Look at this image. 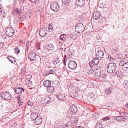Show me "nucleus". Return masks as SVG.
Returning a JSON list of instances; mask_svg holds the SVG:
<instances>
[{"mask_svg": "<svg viewBox=\"0 0 128 128\" xmlns=\"http://www.w3.org/2000/svg\"><path fill=\"white\" fill-rule=\"evenodd\" d=\"M0 96L4 100L8 101L12 98V95L10 92L6 91L0 93Z\"/></svg>", "mask_w": 128, "mask_h": 128, "instance_id": "f257e3e1", "label": "nucleus"}, {"mask_svg": "<svg viewBox=\"0 0 128 128\" xmlns=\"http://www.w3.org/2000/svg\"><path fill=\"white\" fill-rule=\"evenodd\" d=\"M116 64L113 62L110 63L107 66V72L110 73H114L116 70Z\"/></svg>", "mask_w": 128, "mask_h": 128, "instance_id": "f03ea898", "label": "nucleus"}, {"mask_svg": "<svg viewBox=\"0 0 128 128\" xmlns=\"http://www.w3.org/2000/svg\"><path fill=\"white\" fill-rule=\"evenodd\" d=\"M119 65L122 67V68L128 69V58L126 57L120 59Z\"/></svg>", "mask_w": 128, "mask_h": 128, "instance_id": "7ed1b4c3", "label": "nucleus"}, {"mask_svg": "<svg viewBox=\"0 0 128 128\" xmlns=\"http://www.w3.org/2000/svg\"><path fill=\"white\" fill-rule=\"evenodd\" d=\"M5 33L6 36L11 37L14 34V30L12 27H8L6 28Z\"/></svg>", "mask_w": 128, "mask_h": 128, "instance_id": "20e7f679", "label": "nucleus"}, {"mask_svg": "<svg viewBox=\"0 0 128 128\" xmlns=\"http://www.w3.org/2000/svg\"><path fill=\"white\" fill-rule=\"evenodd\" d=\"M84 25L82 23H78L77 24L75 27L76 31L78 34H80L84 31Z\"/></svg>", "mask_w": 128, "mask_h": 128, "instance_id": "39448f33", "label": "nucleus"}, {"mask_svg": "<svg viewBox=\"0 0 128 128\" xmlns=\"http://www.w3.org/2000/svg\"><path fill=\"white\" fill-rule=\"evenodd\" d=\"M50 98L42 96L40 97V103L44 106H46L50 101Z\"/></svg>", "mask_w": 128, "mask_h": 128, "instance_id": "423d86ee", "label": "nucleus"}, {"mask_svg": "<svg viewBox=\"0 0 128 128\" xmlns=\"http://www.w3.org/2000/svg\"><path fill=\"white\" fill-rule=\"evenodd\" d=\"M50 8L52 10L56 12L59 9L60 6L57 3L53 2L50 4Z\"/></svg>", "mask_w": 128, "mask_h": 128, "instance_id": "0eeeda50", "label": "nucleus"}, {"mask_svg": "<svg viewBox=\"0 0 128 128\" xmlns=\"http://www.w3.org/2000/svg\"><path fill=\"white\" fill-rule=\"evenodd\" d=\"M68 65L69 68L72 70L75 69L77 66L76 63V62L73 60L70 61Z\"/></svg>", "mask_w": 128, "mask_h": 128, "instance_id": "6e6552de", "label": "nucleus"}, {"mask_svg": "<svg viewBox=\"0 0 128 128\" xmlns=\"http://www.w3.org/2000/svg\"><path fill=\"white\" fill-rule=\"evenodd\" d=\"M85 0H76L75 4L79 7H81L85 5Z\"/></svg>", "mask_w": 128, "mask_h": 128, "instance_id": "1a4fd4ad", "label": "nucleus"}, {"mask_svg": "<svg viewBox=\"0 0 128 128\" xmlns=\"http://www.w3.org/2000/svg\"><path fill=\"white\" fill-rule=\"evenodd\" d=\"M14 91L16 93L19 94V96H21V94L24 92V89L22 87L16 88H14Z\"/></svg>", "mask_w": 128, "mask_h": 128, "instance_id": "9d476101", "label": "nucleus"}, {"mask_svg": "<svg viewBox=\"0 0 128 128\" xmlns=\"http://www.w3.org/2000/svg\"><path fill=\"white\" fill-rule=\"evenodd\" d=\"M104 55V52L100 50L98 51L97 53L96 54V58L100 59L103 58Z\"/></svg>", "mask_w": 128, "mask_h": 128, "instance_id": "9b49d317", "label": "nucleus"}, {"mask_svg": "<svg viewBox=\"0 0 128 128\" xmlns=\"http://www.w3.org/2000/svg\"><path fill=\"white\" fill-rule=\"evenodd\" d=\"M57 97L58 100H66L65 95L62 93H60L56 95Z\"/></svg>", "mask_w": 128, "mask_h": 128, "instance_id": "f8f14e48", "label": "nucleus"}, {"mask_svg": "<svg viewBox=\"0 0 128 128\" xmlns=\"http://www.w3.org/2000/svg\"><path fill=\"white\" fill-rule=\"evenodd\" d=\"M36 54L33 52H30L28 55V58L31 60H33L35 58Z\"/></svg>", "mask_w": 128, "mask_h": 128, "instance_id": "ddd939ff", "label": "nucleus"}, {"mask_svg": "<svg viewBox=\"0 0 128 128\" xmlns=\"http://www.w3.org/2000/svg\"><path fill=\"white\" fill-rule=\"evenodd\" d=\"M46 28H42L40 29V36H44L46 34Z\"/></svg>", "mask_w": 128, "mask_h": 128, "instance_id": "4468645a", "label": "nucleus"}, {"mask_svg": "<svg viewBox=\"0 0 128 128\" xmlns=\"http://www.w3.org/2000/svg\"><path fill=\"white\" fill-rule=\"evenodd\" d=\"M100 16V13L98 12H95L93 14L92 18L94 19H97Z\"/></svg>", "mask_w": 128, "mask_h": 128, "instance_id": "2eb2a0df", "label": "nucleus"}, {"mask_svg": "<svg viewBox=\"0 0 128 128\" xmlns=\"http://www.w3.org/2000/svg\"><path fill=\"white\" fill-rule=\"evenodd\" d=\"M115 75L117 76L118 77H122L123 76V74L122 72L120 70H118L114 73Z\"/></svg>", "mask_w": 128, "mask_h": 128, "instance_id": "dca6fc26", "label": "nucleus"}, {"mask_svg": "<svg viewBox=\"0 0 128 128\" xmlns=\"http://www.w3.org/2000/svg\"><path fill=\"white\" fill-rule=\"evenodd\" d=\"M99 59L96 57L94 58L92 61V62L94 65L96 66L99 63Z\"/></svg>", "mask_w": 128, "mask_h": 128, "instance_id": "f3484780", "label": "nucleus"}, {"mask_svg": "<svg viewBox=\"0 0 128 128\" xmlns=\"http://www.w3.org/2000/svg\"><path fill=\"white\" fill-rule=\"evenodd\" d=\"M44 85L45 86L47 87L51 85V83L50 81L46 80L43 82Z\"/></svg>", "mask_w": 128, "mask_h": 128, "instance_id": "a211bd4d", "label": "nucleus"}, {"mask_svg": "<svg viewBox=\"0 0 128 128\" xmlns=\"http://www.w3.org/2000/svg\"><path fill=\"white\" fill-rule=\"evenodd\" d=\"M78 109L75 106H72L70 107V110L71 112L76 113Z\"/></svg>", "mask_w": 128, "mask_h": 128, "instance_id": "6ab92c4d", "label": "nucleus"}, {"mask_svg": "<svg viewBox=\"0 0 128 128\" xmlns=\"http://www.w3.org/2000/svg\"><path fill=\"white\" fill-rule=\"evenodd\" d=\"M77 117L74 116H72L70 118L71 122L73 124H74L78 121Z\"/></svg>", "mask_w": 128, "mask_h": 128, "instance_id": "aec40b11", "label": "nucleus"}, {"mask_svg": "<svg viewBox=\"0 0 128 128\" xmlns=\"http://www.w3.org/2000/svg\"><path fill=\"white\" fill-rule=\"evenodd\" d=\"M68 36L66 34H63L61 35L60 37V39L63 41H65L68 38Z\"/></svg>", "mask_w": 128, "mask_h": 128, "instance_id": "412c9836", "label": "nucleus"}, {"mask_svg": "<svg viewBox=\"0 0 128 128\" xmlns=\"http://www.w3.org/2000/svg\"><path fill=\"white\" fill-rule=\"evenodd\" d=\"M54 89L53 86H50L47 88V90L48 92H50V93H52L54 92Z\"/></svg>", "mask_w": 128, "mask_h": 128, "instance_id": "4be33fe9", "label": "nucleus"}, {"mask_svg": "<svg viewBox=\"0 0 128 128\" xmlns=\"http://www.w3.org/2000/svg\"><path fill=\"white\" fill-rule=\"evenodd\" d=\"M8 58L9 61L12 63L15 64L16 62L15 58L10 56H8Z\"/></svg>", "mask_w": 128, "mask_h": 128, "instance_id": "5701e85b", "label": "nucleus"}, {"mask_svg": "<svg viewBox=\"0 0 128 128\" xmlns=\"http://www.w3.org/2000/svg\"><path fill=\"white\" fill-rule=\"evenodd\" d=\"M116 120L118 121L121 120L124 121L126 120V118L122 116H116Z\"/></svg>", "mask_w": 128, "mask_h": 128, "instance_id": "b1692460", "label": "nucleus"}, {"mask_svg": "<svg viewBox=\"0 0 128 128\" xmlns=\"http://www.w3.org/2000/svg\"><path fill=\"white\" fill-rule=\"evenodd\" d=\"M18 102L20 106L22 108L24 109L26 106L24 103L21 100L18 101Z\"/></svg>", "mask_w": 128, "mask_h": 128, "instance_id": "393cba45", "label": "nucleus"}, {"mask_svg": "<svg viewBox=\"0 0 128 128\" xmlns=\"http://www.w3.org/2000/svg\"><path fill=\"white\" fill-rule=\"evenodd\" d=\"M106 76L104 74H102L101 75L99 79L100 80L102 81L104 80H105V79L106 77Z\"/></svg>", "mask_w": 128, "mask_h": 128, "instance_id": "a878e982", "label": "nucleus"}, {"mask_svg": "<svg viewBox=\"0 0 128 128\" xmlns=\"http://www.w3.org/2000/svg\"><path fill=\"white\" fill-rule=\"evenodd\" d=\"M95 73L94 74L95 77L97 78H100L101 75L100 72L99 71L97 72L95 71Z\"/></svg>", "mask_w": 128, "mask_h": 128, "instance_id": "bb28decb", "label": "nucleus"}, {"mask_svg": "<svg viewBox=\"0 0 128 128\" xmlns=\"http://www.w3.org/2000/svg\"><path fill=\"white\" fill-rule=\"evenodd\" d=\"M54 46L53 44H49L47 46V48L48 50H54Z\"/></svg>", "mask_w": 128, "mask_h": 128, "instance_id": "cd10ccee", "label": "nucleus"}, {"mask_svg": "<svg viewBox=\"0 0 128 128\" xmlns=\"http://www.w3.org/2000/svg\"><path fill=\"white\" fill-rule=\"evenodd\" d=\"M40 118L39 116H38L35 118L36 121L34 123L36 125H39L40 124Z\"/></svg>", "mask_w": 128, "mask_h": 128, "instance_id": "c85d7f7f", "label": "nucleus"}, {"mask_svg": "<svg viewBox=\"0 0 128 128\" xmlns=\"http://www.w3.org/2000/svg\"><path fill=\"white\" fill-rule=\"evenodd\" d=\"M71 96L72 98H75L77 96V94L76 92L74 91L71 92Z\"/></svg>", "mask_w": 128, "mask_h": 128, "instance_id": "c756f323", "label": "nucleus"}, {"mask_svg": "<svg viewBox=\"0 0 128 128\" xmlns=\"http://www.w3.org/2000/svg\"><path fill=\"white\" fill-rule=\"evenodd\" d=\"M123 84L124 88L126 89H128V80L124 81Z\"/></svg>", "mask_w": 128, "mask_h": 128, "instance_id": "7c9ffc66", "label": "nucleus"}, {"mask_svg": "<svg viewBox=\"0 0 128 128\" xmlns=\"http://www.w3.org/2000/svg\"><path fill=\"white\" fill-rule=\"evenodd\" d=\"M112 89L110 88L108 89H106V90L105 91V94H110L112 92Z\"/></svg>", "mask_w": 128, "mask_h": 128, "instance_id": "2f4dec72", "label": "nucleus"}, {"mask_svg": "<svg viewBox=\"0 0 128 128\" xmlns=\"http://www.w3.org/2000/svg\"><path fill=\"white\" fill-rule=\"evenodd\" d=\"M0 15L2 16L1 17L4 18L6 16V13L2 9V11L0 12Z\"/></svg>", "mask_w": 128, "mask_h": 128, "instance_id": "473e14b6", "label": "nucleus"}, {"mask_svg": "<svg viewBox=\"0 0 128 128\" xmlns=\"http://www.w3.org/2000/svg\"><path fill=\"white\" fill-rule=\"evenodd\" d=\"M99 114L97 113H94L93 115V116L95 119H97L99 117Z\"/></svg>", "mask_w": 128, "mask_h": 128, "instance_id": "72a5a7b5", "label": "nucleus"}, {"mask_svg": "<svg viewBox=\"0 0 128 128\" xmlns=\"http://www.w3.org/2000/svg\"><path fill=\"white\" fill-rule=\"evenodd\" d=\"M15 51V53L16 54H19L20 52V50L18 47H16L15 48H14Z\"/></svg>", "mask_w": 128, "mask_h": 128, "instance_id": "f704fd0d", "label": "nucleus"}, {"mask_svg": "<svg viewBox=\"0 0 128 128\" xmlns=\"http://www.w3.org/2000/svg\"><path fill=\"white\" fill-rule=\"evenodd\" d=\"M14 12L16 13L17 14H20L21 13L20 10L19 9L16 8Z\"/></svg>", "mask_w": 128, "mask_h": 128, "instance_id": "c9c22d12", "label": "nucleus"}, {"mask_svg": "<svg viewBox=\"0 0 128 128\" xmlns=\"http://www.w3.org/2000/svg\"><path fill=\"white\" fill-rule=\"evenodd\" d=\"M56 70L54 69L50 70L49 71V73L50 74H54Z\"/></svg>", "mask_w": 128, "mask_h": 128, "instance_id": "e433bc0d", "label": "nucleus"}, {"mask_svg": "<svg viewBox=\"0 0 128 128\" xmlns=\"http://www.w3.org/2000/svg\"><path fill=\"white\" fill-rule=\"evenodd\" d=\"M102 126L101 124L99 123V124H97L96 125L95 128H102Z\"/></svg>", "mask_w": 128, "mask_h": 128, "instance_id": "4c0bfd02", "label": "nucleus"}, {"mask_svg": "<svg viewBox=\"0 0 128 128\" xmlns=\"http://www.w3.org/2000/svg\"><path fill=\"white\" fill-rule=\"evenodd\" d=\"M62 2L64 4H66L70 2V0H62Z\"/></svg>", "mask_w": 128, "mask_h": 128, "instance_id": "58836bf2", "label": "nucleus"}, {"mask_svg": "<svg viewBox=\"0 0 128 128\" xmlns=\"http://www.w3.org/2000/svg\"><path fill=\"white\" fill-rule=\"evenodd\" d=\"M110 119V118L109 116H108L106 117H105L104 118H102V120L103 121H106L107 120H109Z\"/></svg>", "mask_w": 128, "mask_h": 128, "instance_id": "ea45409f", "label": "nucleus"}, {"mask_svg": "<svg viewBox=\"0 0 128 128\" xmlns=\"http://www.w3.org/2000/svg\"><path fill=\"white\" fill-rule=\"evenodd\" d=\"M30 41L29 40H28L26 43V48H29V47L30 46Z\"/></svg>", "mask_w": 128, "mask_h": 128, "instance_id": "a19ab883", "label": "nucleus"}, {"mask_svg": "<svg viewBox=\"0 0 128 128\" xmlns=\"http://www.w3.org/2000/svg\"><path fill=\"white\" fill-rule=\"evenodd\" d=\"M28 106H32L33 105V103L32 102L29 101L28 102Z\"/></svg>", "mask_w": 128, "mask_h": 128, "instance_id": "79ce46f5", "label": "nucleus"}, {"mask_svg": "<svg viewBox=\"0 0 128 128\" xmlns=\"http://www.w3.org/2000/svg\"><path fill=\"white\" fill-rule=\"evenodd\" d=\"M36 47L37 48V49L38 50H39L40 48V44L39 43L37 44L36 45Z\"/></svg>", "mask_w": 128, "mask_h": 128, "instance_id": "37998d69", "label": "nucleus"}, {"mask_svg": "<svg viewBox=\"0 0 128 128\" xmlns=\"http://www.w3.org/2000/svg\"><path fill=\"white\" fill-rule=\"evenodd\" d=\"M117 52V50L113 48L112 50V52L114 54L116 53Z\"/></svg>", "mask_w": 128, "mask_h": 128, "instance_id": "c03bdc74", "label": "nucleus"}, {"mask_svg": "<svg viewBox=\"0 0 128 128\" xmlns=\"http://www.w3.org/2000/svg\"><path fill=\"white\" fill-rule=\"evenodd\" d=\"M108 57L109 59H110V60H113V58L110 55L108 54Z\"/></svg>", "mask_w": 128, "mask_h": 128, "instance_id": "a18cd8bd", "label": "nucleus"}, {"mask_svg": "<svg viewBox=\"0 0 128 128\" xmlns=\"http://www.w3.org/2000/svg\"><path fill=\"white\" fill-rule=\"evenodd\" d=\"M76 37L77 36L76 35L73 34L72 37V39L74 40L75 39H76Z\"/></svg>", "mask_w": 128, "mask_h": 128, "instance_id": "49530a36", "label": "nucleus"}, {"mask_svg": "<svg viewBox=\"0 0 128 128\" xmlns=\"http://www.w3.org/2000/svg\"><path fill=\"white\" fill-rule=\"evenodd\" d=\"M29 48H26V49L25 50L26 51V52H25V54H26V53H27L29 51Z\"/></svg>", "mask_w": 128, "mask_h": 128, "instance_id": "de8ad7c7", "label": "nucleus"}, {"mask_svg": "<svg viewBox=\"0 0 128 128\" xmlns=\"http://www.w3.org/2000/svg\"><path fill=\"white\" fill-rule=\"evenodd\" d=\"M94 72V70L93 69H90L89 71V72L90 74H92Z\"/></svg>", "mask_w": 128, "mask_h": 128, "instance_id": "09e8293b", "label": "nucleus"}, {"mask_svg": "<svg viewBox=\"0 0 128 128\" xmlns=\"http://www.w3.org/2000/svg\"><path fill=\"white\" fill-rule=\"evenodd\" d=\"M27 78L31 79L32 78V76L30 74L28 75L27 76Z\"/></svg>", "mask_w": 128, "mask_h": 128, "instance_id": "8fccbe9b", "label": "nucleus"}, {"mask_svg": "<svg viewBox=\"0 0 128 128\" xmlns=\"http://www.w3.org/2000/svg\"><path fill=\"white\" fill-rule=\"evenodd\" d=\"M21 70L23 72H25L26 71V69L25 68H22Z\"/></svg>", "mask_w": 128, "mask_h": 128, "instance_id": "3c124183", "label": "nucleus"}, {"mask_svg": "<svg viewBox=\"0 0 128 128\" xmlns=\"http://www.w3.org/2000/svg\"><path fill=\"white\" fill-rule=\"evenodd\" d=\"M26 84L27 86L29 87H30L32 85V84L30 83H27Z\"/></svg>", "mask_w": 128, "mask_h": 128, "instance_id": "603ef678", "label": "nucleus"}, {"mask_svg": "<svg viewBox=\"0 0 128 128\" xmlns=\"http://www.w3.org/2000/svg\"><path fill=\"white\" fill-rule=\"evenodd\" d=\"M55 62H56V64H57V63H59V59L58 58V59H57V60L56 61V60Z\"/></svg>", "mask_w": 128, "mask_h": 128, "instance_id": "864d4df0", "label": "nucleus"}, {"mask_svg": "<svg viewBox=\"0 0 128 128\" xmlns=\"http://www.w3.org/2000/svg\"><path fill=\"white\" fill-rule=\"evenodd\" d=\"M30 1L32 3H34L37 0H30Z\"/></svg>", "mask_w": 128, "mask_h": 128, "instance_id": "5fc2aeb1", "label": "nucleus"}, {"mask_svg": "<svg viewBox=\"0 0 128 128\" xmlns=\"http://www.w3.org/2000/svg\"><path fill=\"white\" fill-rule=\"evenodd\" d=\"M32 10H30L29 12H28V13L30 14V15L29 16V17H30V16H31V13H32Z\"/></svg>", "mask_w": 128, "mask_h": 128, "instance_id": "6e6d98bb", "label": "nucleus"}, {"mask_svg": "<svg viewBox=\"0 0 128 128\" xmlns=\"http://www.w3.org/2000/svg\"><path fill=\"white\" fill-rule=\"evenodd\" d=\"M59 45L60 46H62V42H60H60H59Z\"/></svg>", "mask_w": 128, "mask_h": 128, "instance_id": "4d7b16f0", "label": "nucleus"}, {"mask_svg": "<svg viewBox=\"0 0 128 128\" xmlns=\"http://www.w3.org/2000/svg\"><path fill=\"white\" fill-rule=\"evenodd\" d=\"M19 96H18V98H17L18 100V101L19 100H20V96H19Z\"/></svg>", "mask_w": 128, "mask_h": 128, "instance_id": "13d9d810", "label": "nucleus"}, {"mask_svg": "<svg viewBox=\"0 0 128 128\" xmlns=\"http://www.w3.org/2000/svg\"><path fill=\"white\" fill-rule=\"evenodd\" d=\"M49 31L50 32H51L52 31V29L51 28L50 29V26H49Z\"/></svg>", "mask_w": 128, "mask_h": 128, "instance_id": "bf43d9fd", "label": "nucleus"}, {"mask_svg": "<svg viewBox=\"0 0 128 128\" xmlns=\"http://www.w3.org/2000/svg\"><path fill=\"white\" fill-rule=\"evenodd\" d=\"M60 50L61 51H60V52H62L63 51V48H60Z\"/></svg>", "mask_w": 128, "mask_h": 128, "instance_id": "052dcab7", "label": "nucleus"}, {"mask_svg": "<svg viewBox=\"0 0 128 128\" xmlns=\"http://www.w3.org/2000/svg\"><path fill=\"white\" fill-rule=\"evenodd\" d=\"M126 106L128 108V102L126 104Z\"/></svg>", "mask_w": 128, "mask_h": 128, "instance_id": "680f3d73", "label": "nucleus"}, {"mask_svg": "<svg viewBox=\"0 0 128 128\" xmlns=\"http://www.w3.org/2000/svg\"><path fill=\"white\" fill-rule=\"evenodd\" d=\"M2 86L1 84H0V90L2 89Z\"/></svg>", "mask_w": 128, "mask_h": 128, "instance_id": "e2e57ef3", "label": "nucleus"}, {"mask_svg": "<svg viewBox=\"0 0 128 128\" xmlns=\"http://www.w3.org/2000/svg\"><path fill=\"white\" fill-rule=\"evenodd\" d=\"M41 11H42V13L43 12H44V10L43 9H41Z\"/></svg>", "mask_w": 128, "mask_h": 128, "instance_id": "0e129e2a", "label": "nucleus"}, {"mask_svg": "<svg viewBox=\"0 0 128 128\" xmlns=\"http://www.w3.org/2000/svg\"><path fill=\"white\" fill-rule=\"evenodd\" d=\"M33 115H34V113H32L31 114V115L32 116Z\"/></svg>", "mask_w": 128, "mask_h": 128, "instance_id": "69168bd1", "label": "nucleus"}, {"mask_svg": "<svg viewBox=\"0 0 128 128\" xmlns=\"http://www.w3.org/2000/svg\"><path fill=\"white\" fill-rule=\"evenodd\" d=\"M40 30L39 31V34L40 35Z\"/></svg>", "mask_w": 128, "mask_h": 128, "instance_id": "338daca9", "label": "nucleus"}, {"mask_svg": "<svg viewBox=\"0 0 128 128\" xmlns=\"http://www.w3.org/2000/svg\"><path fill=\"white\" fill-rule=\"evenodd\" d=\"M28 16H29H29L30 15V13H28Z\"/></svg>", "mask_w": 128, "mask_h": 128, "instance_id": "774afa93", "label": "nucleus"}]
</instances>
